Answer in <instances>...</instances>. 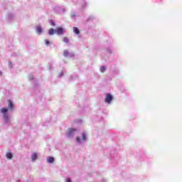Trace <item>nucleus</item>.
Returning a JSON list of instances; mask_svg holds the SVG:
<instances>
[{"label":"nucleus","mask_w":182,"mask_h":182,"mask_svg":"<svg viewBox=\"0 0 182 182\" xmlns=\"http://www.w3.org/2000/svg\"><path fill=\"white\" fill-rule=\"evenodd\" d=\"M47 160H48V163H53V161H55V158L49 157Z\"/></svg>","instance_id":"obj_10"},{"label":"nucleus","mask_w":182,"mask_h":182,"mask_svg":"<svg viewBox=\"0 0 182 182\" xmlns=\"http://www.w3.org/2000/svg\"><path fill=\"white\" fill-rule=\"evenodd\" d=\"M82 140H86V134H82Z\"/></svg>","instance_id":"obj_15"},{"label":"nucleus","mask_w":182,"mask_h":182,"mask_svg":"<svg viewBox=\"0 0 182 182\" xmlns=\"http://www.w3.org/2000/svg\"><path fill=\"white\" fill-rule=\"evenodd\" d=\"M36 32L37 33H38L39 35H41L42 33V28L41 27H37L36 28Z\"/></svg>","instance_id":"obj_9"},{"label":"nucleus","mask_w":182,"mask_h":182,"mask_svg":"<svg viewBox=\"0 0 182 182\" xmlns=\"http://www.w3.org/2000/svg\"><path fill=\"white\" fill-rule=\"evenodd\" d=\"M76 140H77V142H79V141H80V137H77Z\"/></svg>","instance_id":"obj_18"},{"label":"nucleus","mask_w":182,"mask_h":182,"mask_svg":"<svg viewBox=\"0 0 182 182\" xmlns=\"http://www.w3.org/2000/svg\"><path fill=\"white\" fill-rule=\"evenodd\" d=\"M73 32L76 35H79L80 33V31H79V28H77V27H73Z\"/></svg>","instance_id":"obj_6"},{"label":"nucleus","mask_w":182,"mask_h":182,"mask_svg":"<svg viewBox=\"0 0 182 182\" xmlns=\"http://www.w3.org/2000/svg\"><path fill=\"white\" fill-rule=\"evenodd\" d=\"M13 156L14 155L11 152H8L6 155V159H9V160H11V159H12Z\"/></svg>","instance_id":"obj_7"},{"label":"nucleus","mask_w":182,"mask_h":182,"mask_svg":"<svg viewBox=\"0 0 182 182\" xmlns=\"http://www.w3.org/2000/svg\"><path fill=\"white\" fill-rule=\"evenodd\" d=\"M75 132H76V129H75V128H70L68 129V136L69 137H70V136H72L73 134V133H75Z\"/></svg>","instance_id":"obj_3"},{"label":"nucleus","mask_w":182,"mask_h":182,"mask_svg":"<svg viewBox=\"0 0 182 182\" xmlns=\"http://www.w3.org/2000/svg\"><path fill=\"white\" fill-rule=\"evenodd\" d=\"M112 100H113V95L110 94H107L105 97V103H108L110 105L112 103Z\"/></svg>","instance_id":"obj_2"},{"label":"nucleus","mask_w":182,"mask_h":182,"mask_svg":"<svg viewBox=\"0 0 182 182\" xmlns=\"http://www.w3.org/2000/svg\"><path fill=\"white\" fill-rule=\"evenodd\" d=\"M50 25H51V26H55V22L51 21V22H50Z\"/></svg>","instance_id":"obj_17"},{"label":"nucleus","mask_w":182,"mask_h":182,"mask_svg":"<svg viewBox=\"0 0 182 182\" xmlns=\"http://www.w3.org/2000/svg\"><path fill=\"white\" fill-rule=\"evenodd\" d=\"M55 32L58 33V35H62L63 33V28L58 27L55 29Z\"/></svg>","instance_id":"obj_4"},{"label":"nucleus","mask_w":182,"mask_h":182,"mask_svg":"<svg viewBox=\"0 0 182 182\" xmlns=\"http://www.w3.org/2000/svg\"><path fill=\"white\" fill-rule=\"evenodd\" d=\"M9 109L10 110H12L14 109V104L12 103V101L9 100Z\"/></svg>","instance_id":"obj_8"},{"label":"nucleus","mask_w":182,"mask_h":182,"mask_svg":"<svg viewBox=\"0 0 182 182\" xmlns=\"http://www.w3.org/2000/svg\"><path fill=\"white\" fill-rule=\"evenodd\" d=\"M63 55H64L65 57H66V56H69V51H68V50H64Z\"/></svg>","instance_id":"obj_12"},{"label":"nucleus","mask_w":182,"mask_h":182,"mask_svg":"<svg viewBox=\"0 0 182 182\" xmlns=\"http://www.w3.org/2000/svg\"><path fill=\"white\" fill-rule=\"evenodd\" d=\"M55 33V29L51 28L49 31V35H53Z\"/></svg>","instance_id":"obj_11"},{"label":"nucleus","mask_w":182,"mask_h":182,"mask_svg":"<svg viewBox=\"0 0 182 182\" xmlns=\"http://www.w3.org/2000/svg\"><path fill=\"white\" fill-rule=\"evenodd\" d=\"M100 70H101L102 73H103V72H105L106 70V67L105 66H102L100 68Z\"/></svg>","instance_id":"obj_13"},{"label":"nucleus","mask_w":182,"mask_h":182,"mask_svg":"<svg viewBox=\"0 0 182 182\" xmlns=\"http://www.w3.org/2000/svg\"><path fill=\"white\" fill-rule=\"evenodd\" d=\"M1 113H2L5 121L6 122V123H8V122H9V116L6 114L8 113V109L6 108H1L0 109Z\"/></svg>","instance_id":"obj_1"},{"label":"nucleus","mask_w":182,"mask_h":182,"mask_svg":"<svg viewBox=\"0 0 182 182\" xmlns=\"http://www.w3.org/2000/svg\"><path fill=\"white\" fill-rule=\"evenodd\" d=\"M63 42H64L65 43H68L69 42V38H68V37L64 38Z\"/></svg>","instance_id":"obj_14"},{"label":"nucleus","mask_w":182,"mask_h":182,"mask_svg":"<svg viewBox=\"0 0 182 182\" xmlns=\"http://www.w3.org/2000/svg\"><path fill=\"white\" fill-rule=\"evenodd\" d=\"M37 159H38V154L36 153L33 154L31 156L32 161H35V160H37Z\"/></svg>","instance_id":"obj_5"},{"label":"nucleus","mask_w":182,"mask_h":182,"mask_svg":"<svg viewBox=\"0 0 182 182\" xmlns=\"http://www.w3.org/2000/svg\"><path fill=\"white\" fill-rule=\"evenodd\" d=\"M45 43H46V46H48L49 45L50 42L48 40H45Z\"/></svg>","instance_id":"obj_16"},{"label":"nucleus","mask_w":182,"mask_h":182,"mask_svg":"<svg viewBox=\"0 0 182 182\" xmlns=\"http://www.w3.org/2000/svg\"><path fill=\"white\" fill-rule=\"evenodd\" d=\"M66 182H72V181L70 180V178H67Z\"/></svg>","instance_id":"obj_19"}]
</instances>
